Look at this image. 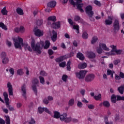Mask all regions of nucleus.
<instances>
[{
	"instance_id": "f257e3e1",
	"label": "nucleus",
	"mask_w": 124,
	"mask_h": 124,
	"mask_svg": "<svg viewBox=\"0 0 124 124\" xmlns=\"http://www.w3.org/2000/svg\"><path fill=\"white\" fill-rule=\"evenodd\" d=\"M14 43V46L16 49H22V47H24L25 50H27L29 51V52H32V49L29 44H24L23 43V39L22 38H20L18 37L17 38L13 39Z\"/></svg>"
},
{
	"instance_id": "f03ea898",
	"label": "nucleus",
	"mask_w": 124,
	"mask_h": 124,
	"mask_svg": "<svg viewBox=\"0 0 124 124\" xmlns=\"http://www.w3.org/2000/svg\"><path fill=\"white\" fill-rule=\"evenodd\" d=\"M74 0L76 1H74ZM69 0V1L72 5H73L74 6H75V5H77L78 7V9L79 10L81 13H83L84 12V10L82 9V7L84 6V4L83 3H81L82 2V0Z\"/></svg>"
},
{
	"instance_id": "7ed1b4c3",
	"label": "nucleus",
	"mask_w": 124,
	"mask_h": 124,
	"mask_svg": "<svg viewBox=\"0 0 124 124\" xmlns=\"http://www.w3.org/2000/svg\"><path fill=\"white\" fill-rule=\"evenodd\" d=\"M31 47L34 52H36L39 55L41 54V48H40V44L39 43L35 44V41L32 39L31 42Z\"/></svg>"
},
{
	"instance_id": "20e7f679",
	"label": "nucleus",
	"mask_w": 124,
	"mask_h": 124,
	"mask_svg": "<svg viewBox=\"0 0 124 124\" xmlns=\"http://www.w3.org/2000/svg\"><path fill=\"white\" fill-rule=\"evenodd\" d=\"M96 49L97 53H98V54L102 53V49H103V50H105V51H110V49H109V48L107 47L105 44H100L99 45V47H96Z\"/></svg>"
},
{
	"instance_id": "39448f33",
	"label": "nucleus",
	"mask_w": 124,
	"mask_h": 124,
	"mask_svg": "<svg viewBox=\"0 0 124 124\" xmlns=\"http://www.w3.org/2000/svg\"><path fill=\"white\" fill-rule=\"evenodd\" d=\"M113 32L114 33H118L120 31V22L119 20L115 19L113 23Z\"/></svg>"
},
{
	"instance_id": "423d86ee",
	"label": "nucleus",
	"mask_w": 124,
	"mask_h": 124,
	"mask_svg": "<svg viewBox=\"0 0 124 124\" xmlns=\"http://www.w3.org/2000/svg\"><path fill=\"white\" fill-rule=\"evenodd\" d=\"M85 12L87 14L90 18H92L93 16V6L91 5H88L85 8Z\"/></svg>"
},
{
	"instance_id": "0eeeda50",
	"label": "nucleus",
	"mask_w": 124,
	"mask_h": 124,
	"mask_svg": "<svg viewBox=\"0 0 124 124\" xmlns=\"http://www.w3.org/2000/svg\"><path fill=\"white\" fill-rule=\"evenodd\" d=\"M67 115L65 113L60 115L59 117L61 122H64L65 123H70L71 122V117H67Z\"/></svg>"
},
{
	"instance_id": "6e6552de",
	"label": "nucleus",
	"mask_w": 124,
	"mask_h": 124,
	"mask_svg": "<svg viewBox=\"0 0 124 124\" xmlns=\"http://www.w3.org/2000/svg\"><path fill=\"white\" fill-rule=\"evenodd\" d=\"M38 83H39V81H38V79H37V78H33L32 80V88L33 92H34L35 94H37V89H36V85H37Z\"/></svg>"
},
{
	"instance_id": "1a4fd4ad",
	"label": "nucleus",
	"mask_w": 124,
	"mask_h": 124,
	"mask_svg": "<svg viewBox=\"0 0 124 124\" xmlns=\"http://www.w3.org/2000/svg\"><path fill=\"white\" fill-rule=\"evenodd\" d=\"M87 74V71L81 70L79 73H77L76 75L78 79H84Z\"/></svg>"
},
{
	"instance_id": "9d476101",
	"label": "nucleus",
	"mask_w": 124,
	"mask_h": 124,
	"mask_svg": "<svg viewBox=\"0 0 124 124\" xmlns=\"http://www.w3.org/2000/svg\"><path fill=\"white\" fill-rule=\"evenodd\" d=\"M95 76L93 74L87 75L85 78V81L87 83H90L92 81H93Z\"/></svg>"
},
{
	"instance_id": "9b49d317",
	"label": "nucleus",
	"mask_w": 124,
	"mask_h": 124,
	"mask_svg": "<svg viewBox=\"0 0 124 124\" xmlns=\"http://www.w3.org/2000/svg\"><path fill=\"white\" fill-rule=\"evenodd\" d=\"M21 91L22 92V96L24 98H27V86H26V84L22 85Z\"/></svg>"
},
{
	"instance_id": "f8f14e48",
	"label": "nucleus",
	"mask_w": 124,
	"mask_h": 124,
	"mask_svg": "<svg viewBox=\"0 0 124 124\" xmlns=\"http://www.w3.org/2000/svg\"><path fill=\"white\" fill-rule=\"evenodd\" d=\"M7 88H8V92L9 95H13V87H12V85H11L10 82L7 83Z\"/></svg>"
},
{
	"instance_id": "ddd939ff",
	"label": "nucleus",
	"mask_w": 124,
	"mask_h": 124,
	"mask_svg": "<svg viewBox=\"0 0 124 124\" xmlns=\"http://www.w3.org/2000/svg\"><path fill=\"white\" fill-rule=\"evenodd\" d=\"M34 32L35 35H36V36H38L39 37H40V36H42L44 33L43 31L39 29L35 30L34 31Z\"/></svg>"
},
{
	"instance_id": "4468645a",
	"label": "nucleus",
	"mask_w": 124,
	"mask_h": 124,
	"mask_svg": "<svg viewBox=\"0 0 124 124\" xmlns=\"http://www.w3.org/2000/svg\"><path fill=\"white\" fill-rule=\"evenodd\" d=\"M105 23L106 25H108L109 26L112 25V24H113V16H108V19L105 20Z\"/></svg>"
},
{
	"instance_id": "2eb2a0df",
	"label": "nucleus",
	"mask_w": 124,
	"mask_h": 124,
	"mask_svg": "<svg viewBox=\"0 0 124 124\" xmlns=\"http://www.w3.org/2000/svg\"><path fill=\"white\" fill-rule=\"evenodd\" d=\"M52 28L53 29H59L61 28V22L58 21L57 22L53 23L52 24Z\"/></svg>"
},
{
	"instance_id": "dca6fc26",
	"label": "nucleus",
	"mask_w": 124,
	"mask_h": 124,
	"mask_svg": "<svg viewBox=\"0 0 124 124\" xmlns=\"http://www.w3.org/2000/svg\"><path fill=\"white\" fill-rule=\"evenodd\" d=\"M52 36H51V39L53 42H56V40H57V38L58 37V34L57 33V32H56L55 31H52Z\"/></svg>"
},
{
	"instance_id": "f3484780",
	"label": "nucleus",
	"mask_w": 124,
	"mask_h": 124,
	"mask_svg": "<svg viewBox=\"0 0 124 124\" xmlns=\"http://www.w3.org/2000/svg\"><path fill=\"white\" fill-rule=\"evenodd\" d=\"M56 4H57V2L55 1H51L47 3L48 7H55L56 6Z\"/></svg>"
},
{
	"instance_id": "a211bd4d",
	"label": "nucleus",
	"mask_w": 124,
	"mask_h": 124,
	"mask_svg": "<svg viewBox=\"0 0 124 124\" xmlns=\"http://www.w3.org/2000/svg\"><path fill=\"white\" fill-rule=\"evenodd\" d=\"M88 57L89 59H95L96 57L95 53L93 52H89L88 54Z\"/></svg>"
},
{
	"instance_id": "6ab92c4d",
	"label": "nucleus",
	"mask_w": 124,
	"mask_h": 124,
	"mask_svg": "<svg viewBox=\"0 0 124 124\" xmlns=\"http://www.w3.org/2000/svg\"><path fill=\"white\" fill-rule=\"evenodd\" d=\"M65 59H66L65 58V56H61L59 58H56L55 60V61L57 62H62V61H64V60H65Z\"/></svg>"
},
{
	"instance_id": "aec40b11",
	"label": "nucleus",
	"mask_w": 124,
	"mask_h": 124,
	"mask_svg": "<svg viewBox=\"0 0 124 124\" xmlns=\"http://www.w3.org/2000/svg\"><path fill=\"white\" fill-rule=\"evenodd\" d=\"M53 118H55V119H59L60 118V117L61 116V113L57 111H54L53 112Z\"/></svg>"
},
{
	"instance_id": "412c9836",
	"label": "nucleus",
	"mask_w": 124,
	"mask_h": 124,
	"mask_svg": "<svg viewBox=\"0 0 124 124\" xmlns=\"http://www.w3.org/2000/svg\"><path fill=\"white\" fill-rule=\"evenodd\" d=\"M77 58L79 59L81 61H83L85 60V57H84V55H83V54H82V53H80V52L78 53L77 54Z\"/></svg>"
},
{
	"instance_id": "4be33fe9",
	"label": "nucleus",
	"mask_w": 124,
	"mask_h": 124,
	"mask_svg": "<svg viewBox=\"0 0 124 124\" xmlns=\"http://www.w3.org/2000/svg\"><path fill=\"white\" fill-rule=\"evenodd\" d=\"M78 67L79 69H84V68H86V67H87V63H80L78 64Z\"/></svg>"
},
{
	"instance_id": "5701e85b",
	"label": "nucleus",
	"mask_w": 124,
	"mask_h": 124,
	"mask_svg": "<svg viewBox=\"0 0 124 124\" xmlns=\"http://www.w3.org/2000/svg\"><path fill=\"white\" fill-rule=\"evenodd\" d=\"M118 91L121 94H124V85H122L121 86L118 88Z\"/></svg>"
},
{
	"instance_id": "b1692460",
	"label": "nucleus",
	"mask_w": 124,
	"mask_h": 124,
	"mask_svg": "<svg viewBox=\"0 0 124 124\" xmlns=\"http://www.w3.org/2000/svg\"><path fill=\"white\" fill-rule=\"evenodd\" d=\"M117 96H116L115 94H112L111 96V101L112 102V103H116L117 102Z\"/></svg>"
},
{
	"instance_id": "393cba45",
	"label": "nucleus",
	"mask_w": 124,
	"mask_h": 124,
	"mask_svg": "<svg viewBox=\"0 0 124 124\" xmlns=\"http://www.w3.org/2000/svg\"><path fill=\"white\" fill-rule=\"evenodd\" d=\"M16 12L19 15H24V11L21 8H17Z\"/></svg>"
},
{
	"instance_id": "a878e982",
	"label": "nucleus",
	"mask_w": 124,
	"mask_h": 124,
	"mask_svg": "<svg viewBox=\"0 0 124 124\" xmlns=\"http://www.w3.org/2000/svg\"><path fill=\"white\" fill-rule=\"evenodd\" d=\"M8 62H9L8 58L5 57L4 58H2V62L3 64H7V63H8Z\"/></svg>"
},
{
	"instance_id": "bb28decb",
	"label": "nucleus",
	"mask_w": 124,
	"mask_h": 124,
	"mask_svg": "<svg viewBox=\"0 0 124 124\" xmlns=\"http://www.w3.org/2000/svg\"><path fill=\"white\" fill-rule=\"evenodd\" d=\"M103 105L105 107H107V108L110 107V103L108 101H104L103 102Z\"/></svg>"
},
{
	"instance_id": "cd10ccee",
	"label": "nucleus",
	"mask_w": 124,
	"mask_h": 124,
	"mask_svg": "<svg viewBox=\"0 0 124 124\" xmlns=\"http://www.w3.org/2000/svg\"><path fill=\"white\" fill-rule=\"evenodd\" d=\"M50 45H51V44L50 43V41H46V45L45 46H44V48L48 49V48H49V47H50Z\"/></svg>"
},
{
	"instance_id": "c85d7f7f",
	"label": "nucleus",
	"mask_w": 124,
	"mask_h": 124,
	"mask_svg": "<svg viewBox=\"0 0 124 124\" xmlns=\"http://www.w3.org/2000/svg\"><path fill=\"white\" fill-rule=\"evenodd\" d=\"M48 21H52V22H56L57 21V19L56 18V16H51L48 17Z\"/></svg>"
},
{
	"instance_id": "c756f323",
	"label": "nucleus",
	"mask_w": 124,
	"mask_h": 124,
	"mask_svg": "<svg viewBox=\"0 0 124 124\" xmlns=\"http://www.w3.org/2000/svg\"><path fill=\"white\" fill-rule=\"evenodd\" d=\"M0 28H2V29L5 31H7V26L4 25V24L2 22H0Z\"/></svg>"
},
{
	"instance_id": "7c9ffc66",
	"label": "nucleus",
	"mask_w": 124,
	"mask_h": 124,
	"mask_svg": "<svg viewBox=\"0 0 124 124\" xmlns=\"http://www.w3.org/2000/svg\"><path fill=\"white\" fill-rule=\"evenodd\" d=\"M82 38H83V39H88V38L89 37L88 33H87V32H86V31L83 32V33H82Z\"/></svg>"
},
{
	"instance_id": "2f4dec72",
	"label": "nucleus",
	"mask_w": 124,
	"mask_h": 124,
	"mask_svg": "<svg viewBox=\"0 0 124 124\" xmlns=\"http://www.w3.org/2000/svg\"><path fill=\"white\" fill-rule=\"evenodd\" d=\"M16 73L17 75L22 76L24 74V71L22 69H18L17 70Z\"/></svg>"
},
{
	"instance_id": "473e14b6",
	"label": "nucleus",
	"mask_w": 124,
	"mask_h": 124,
	"mask_svg": "<svg viewBox=\"0 0 124 124\" xmlns=\"http://www.w3.org/2000/svg\"><path fill=\"white\" fill-rule=\"evenodd\" d=\"M1 12L3 14V15H7V11L6 10V7H4L1 11Z\"/></svg>"
},
{
	"instance_id": "72a5a7b5",
	"label": "nucleus",
	"mask_w": 124,
	"mask_h": 124,
	"mask_svg": "<svg viewBox=\"0 0 124 124\" xmlns=\"http://www.w3.org/2000/svg\"><path fill=\"white\" fill-rule=\"evenodd\" d=\"M39 79H40V82L41 84H43V85H44L45 83V80H44V78L42 76L39 77Z\"/></svg>"
},
{
	"instance_id": "f704fd0d",
	"label": "nucleus",
	"mask_w": 124,
	"mask_h": 124,
	"mask_svg": "<svg viewBox=\"0 0 124 124\" xmlns=\"http://www.w3.org/2000/svg\"><path fill=\"white\" fill-rule=\"evenodd\" d=\"M5 122L6 124H10V118L8 116H5Z\"/></svg>"
},
{
	"instance_id": "c9c22d12",
	"label": "nucleus",
	"mask_w": 124,
	"mask_h": 124,
	"mask_svg": "<svg viewBox=\"0 0 124 124\" xmlns=\"http://www.w3.org/2000/svg\"><path fill=\"white\" fill-rule=\"evenodd\" d=\"M94 98L95 100H100L101 99V94L99 93L98 96H94Z\"/></svg>"
},
{
	"instance_id": "e433bc0d",
	"label": "nucleus",
	"mask_w": 124,
	"mask_h": 124,
	"mask_svg": "<svg viewBox=\"0 0 124 124\" xmlns=\"http://www.w3.org/2000/svg\"><path fill=\"white\" fill-rule=\"evenodd\" d=\"M71 62L70 61H68L66 66H67V70H68L69 71H70V69H71V67H70V64Z\"/></svg>"
},
{
	"instance_id": "4c0bfd02",
	"label": "nucleus",
	"mask_w": 124,
	"mask_h": 124,
	"mask_svg": "<svg viewBox=\"0 0 124 124\" xmlns=\"http://www.w3.org/2000/svg\"><path fill=\"white\" fill-rule=\"evenodd\" d=\"M97 41V37H93L91 41L92 44H94Z\"/></svg>"
},
{
	"instance_id": "58836bf2",
	"label": "nucleus",
	"mask_w": 124,
	"mask_h": 124,
	"mask_svg": "<svg viewBox=\"0 0 124 124\" xmlns=\"http://www.w3.org/2000/svg\"><path fill=\"white\" fill-rule=\"evenodd\" d=\"M36 24L38 26H41L43 24V20L42 19H39L37 20Z\"/></svg>"
},
{
	"instance_id": "ea45409f",
	"label": "nucleus",
	"mask_w": 124,
	"mask_h": 124,
	"mask_svg": "<svg viewBox=\"0 0 124 124\" xmlns=\"http://www.w3.org/2000/svg\"><path fill=\"white\" fill-rule=\"evenodd\" d=\"M110 47L112 49L111 52H115L117 50V46L111 45Z\"/></svg>"
},
{
	"instance_id": "a19ab883",
	"label": "nucleus",
	"mask_w": 124,
	"mask_h": 124,
	"mask_svg": "<svg viewBox=\"0 0 124 124\" xmlns=\"http://www.w3.org/2000/svg\"><path fill=\"white\" fill-rule=\"evenodd\" d=\"M114 52H115V53H116V54L117 55H121V54H122V53H123V50L116 49V50Z\"/></svg>"
},
{
	"instance_id": "79ce46f5",
	"label": "nucleus",
	"mask_w": 124,
	"mask_h": 124,
	"mask_svg": "<svg viewBox=\"0 0 124 124\" xmlns=\"http://www.w3.org/2000/svg\"><path fill=\"white\" fill-rule=\"evenodd\" d=\"M38 110L39 114H42V113L44 112V108H42L41 107L38 108Z\"/></svg>"
},
{
	"instance_id": "37998d69",
	"label": "nucleus",
	"mask_w": 124,
	"mask_h": 124,
	"mask_svg": "<svg viewBox=\"0 0 124 124\" xmlns=\"http://www.w3.org/2000/svg\"><path fill=\"white\" fill-rule=\"evenodd\" d=\"M44 111L46 112V113H47V114H49V115H52V112L47 108H44Z\"/></svg>"
},
{
	"instance_id": "c03bdc74",
	"label": "nucleus",
	"mask_w": 124,
	"mask_h": 124,
	"mask_svg": "<svg viewBox=\"0 0 124 124\" xmlns=\"http://www.w3.org/2000/svg\"><path fill=\"white\" fill-rule=\"evenodd\" d=\"M74 20H75V21H76V22H79V21H80V20H81V17H80V16H76L74 17Z\"/></svg>"
},
{
	"instance_id": "a18cd8bd",
	"label": "nucleus",
	"mask_w": 124,
	"mask_h": 124,
	"mask_svg": "<svg viewBox=\"0 0 124 124\" xmlns=\"http://www.w3.org/2000/svg\"><path fill=\"white\" fill-rule=\"evenodd\" d=\"M74 104V99H71L69 101V105L72 106Z\"/></svg>"
},
{
	"instance_id": "49530a36",
	"label": "nucleus",
	"mask_w": 124,
	"mask_h": 124,
	"mask_svg": "<svg viewBox=\"0 0 124 124\" xmlns=\"http://www.w3.org/2000/svg\"><path fill=\"white\" fill-rule=\"evenodd\" d=\"M65 65H66V63L65 62H62L59 64V66H60V67H65Z\"/></svg>"
},
{
	"instance_id": "de8ad7c7",
	"label": "nucleus",
	"mask_w": 124,
	"mask_h": 124,
	"mask_svg": "<svg viewBox=\"0 0 124 124\" xmlns=\"http://www.w3.org/2000/svg\"><path fill=\"white\" fill-rule=\"evenodd\" d=\"M19 32L21 33H24L25 32V28L23 26H21L19 28Z\"/></svg>"
},
{
	"instance_id": "09e8293b",
	"label": "nucleus",
	"mask_w": 124,
	"mask_h": 124,
	"mask_svg": "<svg viewBox=\"0 0 124 124\" xmlns=\"http://www.w3.org/2000/svg\"><path fill=\"white\" fill-rule=\"evenodd\" d=\"M94 3L98 6H101V3H100V1H97V0H95L94 1Z\"/></svg>"
},
{
	"instance_id": "8fccbe9b",
	"label": "nucleus",
	"mask_w": 124,
	"mask_h": 124,
	"mask_svg": "<svg viewBox=\"0 0 124 124\" xmlns=\"http://www.w3.org/2000/svg\"><path fill=\"white\" fill-rule=\"evenodd\" d=\"M73 29L74 30H77V33H79V26H76V25H74L73 26Z\"/></svg>"
},
{
	"instance_id": "3c124183",
	"label": "nucleus",
	"mask_w": 124,
	"mask_h": 124,
	"mask_svg": "<svg viewBox=\"0 0 124 124\" xmlns=\"http://www.w3.org/2000/svg\"><path fill=\"white\" fill-rule=\"evenodd\" d=\"M117 100H123L124 101V96H121L120 95H117Z\"/></svg>"
},
{
	"instance_id": "603ef678",
	"label": "nucleus",
	"mask_w": 124,
	"mask_h": 124,
	"mask_svg": "<svg viewBox=\"0 0 124 124\" xmlns=\"http://www.w3.org/2000/svg\"><path fill=\"white\" fill-rule=\"evenodd\" d=\"M77 106L78 107H79V108H82V107H83V104L82 103V102L78 101L77 103Z\"/></svg>"
},
{
	"instance_id": "864d4df0",
	"label": "nucleus",
	"mask_w": 124,
	"mask_h": 124,
	"mask_svg": "<svg viewBox=\"0 0 124 124\" xmlns=\"http://www.w3.org/2000/svg\"><path fill=\"white\" fill-rule=\"evenodd\" d=\"M7 108L9 109L10 111H14L15 109H14V108L13 107H11L10 105L7 106Z\"/></svg>"
},
{
	"instance_id": "5fc2aeb1",
	"label": "nucleus",
	"mask_w": 124,
	"mask_h": 124,
	"mask_svg": "<svg viewBox=\"0 0 124 124\" xmlns=\"http://www.w3.org/2000/svg\"><path fill=\"white\" fill-rule=\"evenodd\" d=\"M67 76L66 75H63V76L62 77V80H63V81L64 82H66V80L67 79Z\"/></svg>"
},
{
	"instance_id": "6e6d98bb",
	"label": "nucleus",
	"mask_w": 124,
	"mask_h": 124,
	"mask_svg": "<svg viewBox=\"0 0 124 124\" xmlns=\"http://www.w3.org/2000/svg\"><path fill=\"white\" fill-rule=\"evenodd\" d=\"M40 75H42V76H47V74L44 71H41L40 73Z\"/></svg>"
},
{
	"instance_id": "4d7b16f0",
	"label": "nucleus",
	"mask_w": 124,
	"mask_h": 124,
	"mask_svg": "<svg viewBox=\"0 0 124 124\" xmlns=\"http://www.w3.org/2000/svg\"><path fill=\"white\" fill-rule=\"evenodd\" d=\"M1 59H3L4 58H6V53L4 52H2L1 53Z\"/></svg>"
},
{
	"instance_id": "13d9d810",
	"label": "nucleus",
	"mask_w": 124,
	"mask_h": 124,
	"mask_svg": "<svg viewBox=\"0 0 124 124\" xmlns=\"http://www.w3.org/2000/svg\"><path fill=\"white\" fill-rule=\"evenodd\" d=\"M104 121L106 124H113L112 123H109V122H108V118L107 117H105Z\"/></svg>"
},
{
	"instance_id": "bf43d9fd",
	"label": "nucleus",
	"mask_w": 124,
	"mask_h": 124,
	"mask_svg": "<svg viewBox=\"0 0 124 124\" xmlns=\"http://www.w3.org/2000/svg\"><path fill=\"white\" fill-rule=\"evenodd\" d=\"M4 99H5L6 105H7V106H8V105H9V99L8 98H7Z\"/></svg>"
},
{
	"instance_id": "052dcab7",
	"label": "nucleus",
	"mask_w": 124,
	"mask_h": 124,
	"mask_svg": "<svg viewBox=\"0 0 124 124\" xmlns=\"http://www.w3.org/2000/svg\"><path fill=\"white\" fill-rule=\"evenodd\" d=\"M48 54L49 55V56H52V55H53V54H54V51H53V50H52V49H49L48 50Z\"/></svg>"
},
{
	"instance_id": "680f3d73",
	"label": "nucleus",
	"mask_w": 124,
	"mask_h": 124,
	"mask_svg": "<svg viewBox=\"0 0 124 124\" xmlns=\"http://www.w3.org/2000/svg\"><path fill=\"white\" fill-rule=\"evenodd\" d=\"M120 62V60H115L113 62V63L115 65H117L118 63H119Z\"/></svg>"
},
{
	"instance_id": "e2e57ef3",
	"label": "nucleus",
	"mask_w": 124,
	"mask_h": 124,
	"mask_svg": "<svg viewBox=\"0 0 124 124\" xmlns=\"http://www.w3.org/2000/svg\"><path fill=\"white\" fill-rule=\"evenodd\" d=\"M43 102L45 104H48L49 103V101L47 99V98H45L43 100Z\"/></svg>"
},
{
	"instance_id": "0e129e2a",
	"label": "nucleus",
	"mask_w": 124,
	"mask_h": 124,
	"mask_svg": "<svg viewBox=\"0 0 124 124\" xmlns=\"http://www.w3.org/2000/svg\"><path fill=\"white\" fill-rule=\"evenodd\" d=\"M9 72L12 75H14V69L13 68H11L9 69Z\"/></svg>"
},
{
	"instance_id": "69168bd1",
	"label": "nucleus",
	"mask_w": 124,
	"mask_h": 124,
	"mask_svg": "<svg viewBox=\"0 0 124 124\" xmlns=\"http://www.w3.org/2000/svg\"><path fill=\"white\" fill-rule=\"evenodd\" d=\"M120 120V116H119L118 115H116L115 116V121H116V122H118V121H119Z\"/></svg>"
},
{
	"instance_id": "338daca9",
	"label": "nucleus",
	"mask_w": 124,
	"mask_h": 124,
	"mask_svg": "<svg viewBox=\"0 0 124 124\" xmlns=\"http://www.w3.org/2000/svg\"><path fill=\"white\" fill-rule=\"evenodd\" d=\"M0 124H5V121L1 118H0Z\"/></svg>"
},
{
	"instance_id": "774afa93",
	"label": "nucleus",
	"mask_w": 124,
	"mask_h": 124,
	"mask_svg": "<svg viewBox=\"0 0 124 124\" xmlns=\"http://www.w3.org/2000/svg\"><path fill=\"white\" fill-rule=\"evenodd\" d=\"M120 77L121 78H124V73L120 72Z\"/></svg>"
}]
</instances>
